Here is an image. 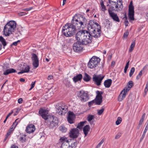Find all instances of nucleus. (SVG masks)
<instances>
[{
  "label": "nucleus",
  "instance_id": "obj_1",
  "mask_svg": "<svg viewBox=\"0 0 148 148\" xmlns=\"http://www.w3.org/2000/svg\"><path fill=\"white\" fill-rule=\"evenodd\" d=\"M78 31L75 36L76 42L85 45L91 43L92 38L88 31L85 30Z\"/></svg>",
  "mask_w": 148,
  "mask_h": 148
},
{
  "label": "nucleus",
  "instance_id": "obj_2",
  "mask_svg": "<svg viewBox=\"0 0 148 148\" xmlns=\"http://www.w3.org/2000/svg\"><path fill=\"white\" fill-rule=\"evenodd\" d=\"M39 113L46 120V122H47L50 128H53L58 125V118L52 115H47L48 113L47 110L41 108L39 111Z\"/></svg>",
  "mask_w": 148,
  "mask_h": 148
},
{
  "label": "nucleus",
  "instance_id": "obj_3",
  "mask_svg": "<svg viewBox=\"0 0 148 148\" xmlns=\"http://www.w3.org/2000/svg\"><path fill=\"white\" fill-rule=\"evenodd\" d=\"M101 27L97 23L93 21L90 20L88 25V30L90 33V36L95 38L99 37L101 36Z\"/></svg>",
  "mask_w": 148,
  "mask_h": 148
},
{
  "label": "nucleus",
  "instance_id": "obj_4",
  "mask_svg": "<svg viewBox=\"0 0 148 148\" xmlns=\"http://www.w3.org/2000/svg\"><path fill=\"white\" fill-rule=\"evenodd\" d=\"M74 19V16H73L71 23L66 24L62 28V32L66 37L71 36L74 34V25L73 22Z\"/></svg>",
  "mask_w": 148,
  "mask_h": 148
},
{
  "label": "nucleus",
  "instance_id": "obj_5",
  "mask_svg": "<svg viewBox=\"0 0 148 148\" xmlns=\"http://www.w3.org/2000/svg\"><path fill=\"white\" fill-rule=\"evenodd\" d=\"M86 21V18L81 14H77L75 15V31L80 30Z\"/></svg>",
  "mask_w": 148,
  "mask_h": 148
},
{
  "label": "nucleus",
  "instance_id": "obj_6",
  "mask_svg": "<svg viewBox=\"0 0 148 148\" xmlns=\"http://www.w3.org/2000/svg\"><path fill=\"white\" fill-rule=\"evenodd\" d=\"M16 27V22L12 21L8 22L4 26L3 31L5 35L9 36L14 32Z\"/></svg>",
  "mask_w": 148,
  "mask_h": 148
},
{
  "label": "nucleus",
  "instance_id": "obj_7",
  "mask_svg": "<svg viewBox=\"0 0 148 148\" xmlns=\"http://www.w3.org/2000/svg\"><path fill=\"white\" fill-rule=\"evenodd\" d=\"M134 83L133 81H130L127 84V86L125 87L120 94L118 97L119 101H121L125 98L127 92H128L131 88L132 87Z\"/></svg>",
  "mask_w": 148,
  "mask_h": 148
},
{
  "label": "nucleus",
  "instance_id": "obj_8",
  "mask_svg": "<svg viewBox=\"0 0 148 148\" xmlns=\"http://www.w3.org/2000/svg\"><path fill=\"white\" fill-rule=\"evenodd\" d=\"M77 96L82 102H86L89 99V95L88 92L83 90L77 92Z\"/></svg>",
  "mask_w": 148,
  "mask_h": 148
},
{
  "label": "nucleus",
  "instance_id": "obj_9",
  "mask_svg": "<svg viewBox=\"0 0 148 148\" xmlns=\"http://www.w3.org/2000/svg\"><path fill=\"white\" fill-rule=\"evenodd\" d=\"M68 106L65 104L58 103L56 106V112L59 115H64L67 112Z\"/></svg>",
  "mask_w": 148,
  "mask_h": 148
},
{
  "label": "nucleus",
  "instance_id": "obj_10",
  "mask_svg": "<svg viewBox=\"0 0 148 148\" xmlns=\"http://www.w3.org/2000/svg\"><path fill=\"white\" fill-rule=\"evenodd\" d=\"M100 61V59L99 58L93 56L90 60L88 64V66L90 69L94 68L97 66Z\"/></svg>",
  "mask_w": 148,
  "mask_h": 148
},
{
  "label": "nucleus",
  "instance_id": "obj_11",
  "mask_svg": "<svg viewBox=\"0 0 148 148\" xmlns=\"http://www.w3.org/2000/svg\"><path fill=\"white\" fill-rule=\"evenodd\" d=\"M104 77V75L101 74L99 75L94 74L93 76L92 80L95 84L97 86H99L101 85L102 81Z\"/></svg>",
  "mask_w": 148,
  "mask_h": 148
},
{
  "label": "nucleus",
  "instance_id": "obj_12",
  "mask_svg": "<svg viewBox=\"0 0 148 148\" xmlns=\"http://www.w3.org/2000/svg\"><path fill=\"white\" fill-rule=\"evenodd\" d=\"M97 95L95 99H94L95 101V104L96 105H100L102 102L103 97L102 94L103 92L99 91H96Z\"/></svg>",
  "mask_w": 148,
  "mask_h": 148
},
{
  "label": "nucleus",
  "instance_id": "obj_13",
  "mask_svg": "<svg viewBox=\"0 0 148 148\" xmlns=\"http://www.w3.org/2000/svg\"><path fill=\"white\" fill-rule=\"evenodd\" d=\"M134 7L132 5L130 4L129 7L128 13V16L130 21L134 20Z\"/></svg>",
  "mask_w": 148,
  "mask_h": 148
},
{
  "label": "nucleus",
  "instance_id": "obj_14",
  "mask_svg": "<svg viewBox=\"0 0 148 148\" xmlns=\"http://www.w3.org/2000/svg\"><path fill=\"white\" fill-rule=\"evenodd\" d=\"M32 59L33 66L35 68H37L39 65V60L37 56L35 54L33 53Z\"/></svg>",
  "mask_w": 148,
  "mask_h": 148
},
{
  "label": "nucleus",
  "instance_id": "obj_15",
  "mask_svg": "<svg viewBox=\"0 0 148 148\" xmlns=\"http://www.w3.org/2000/svg\"><path fill=\"white\" fill-rule=\"evenodd\" d=\"M36 130L35 125L33 124L28 125L26 127L25 131L29 134L33 133Z\"/></svg>",
  "mask_w": 148,
  "mask_h": 148
},
{
  "label": "nucleus",
  "instance_id": "obj_16",
  "mask_svg": "<svg viewBox=\"0 0 148 148\" xmlns=\"http://www.w3.org/2000/svg\"><path fill=\"white\" fill-rule=\"evenodd\" d=\"M111 10H108V12L110 16L114 21L119 22V18L116 14L112 12Z\"/></svg>",
  "mask_w": 148,
  "mask_h": 148
},
{
  "label": "nucleus",
  "instance_id": "obj_17",
  "mask_svg": "<svg viewBox=\"0 0 148 148\" xmlns=\"http://www.w3.org/2000/svg\"><path fill=\"white\" fill-rule=\"evenodd\" d=\"M74 114L73 112L69 111L67 117V120L70 124L73 123L74 122Z\"/></svg>",
  "mask_w": 148,
  "mask_h": 148
},
{
  "label": "nucleus",
  "instance_id": "obj_18",
  "mask_svg": "<svg viewBox=\"0 0 148 148\" xmlns=\"http://www.w3.org/2000/svg\"><path fill=\"white\" fill-rule=\"evenodd\" d=\"M82 45H83L82 43L76 42L75 43V51L79 52L82 51L83 48Z\"/></svg>",
  "mask_w": 148,
  "mask_h": 148
},
{
  "label": "nucleus",
  "instance_id": "obj_19",
  "mask_svg": "<svg viewBox=\"0 0 148 148\" xmlns=\"http://www.w3.org/2000/svg\"><path fill=\"white\" fill-rule=\"evenodd\" d=\"M117 3H109L110 4V5H108V6H109V8L108 10H111V11L115 10V8L119 9V6L117 5Z\"/></svg>",
  "mask_w": 148,
  "mask_h": 148
},
{
  "label": "nucleus",
  "instance_id": "obj_20",
  "mask_svg": "<svg viewBox=\"0 0 148 148\" xmlns=\"http://www.w3.org/2000/svg\"><path fill=\"white\" fill-rule=\"evenodd\" d=\"M59 142L61 143L62 144H69L68 143V140L67 138L65 136L60 138L59 139Z\"/></svg>",
  "mask_w": 148,
  "mask_h": 148
},
{
  "label": "nucleus",
  "instance_id": "obj_21",
  "mask_svg": "<svg viewBox=\"0 0 148 148\" xmlns=\"http://www.w3.org/2000/svg\"><path fill=\"white\" fill-rule=\"evenodd\" d=\"M112 80L110 79H108L106 80L104 82V85L106 88H109L111 85Z\"/></svg>",
  "mask_w": 148,
  "mask_h": 148
},
{
  "label": "nucleus",
  "instance_id": "obj_22",
  "mask_svg": "<svg viewBox=\"0 0 148 148\" xmlns=\"http://www.w3.org/2000/svg\"><path fill=\"white\" fill-rule=\"evenodd\" d=\"M18 137L19 140L21 143H24L26 142L27 136L25 134H20Z\"/></svg>",
  "mask_w": 148,
  "mask_h": 148
},
{
  "label": "nucleus",
  "instance_id": "obj_23",
  "mask_svg": "<svg viewBox=\"0 0 148 148\" xmlns=\"http://www.w3.org/2000/svg\"><path fill=\"white\" fill-rule=\"evenodd\" d=\"M20 121L21 119H16L14 122L13 123L12 125L11 126L10 129L14 131L16 125L20 122Z\"/></svg>",
  "mask_w": 148,
  "mask_h": 148
},
{
  "label": "nucleus",
  "instance_id": "obj_24",
  "mask_svg": "<svg viewBox=\"0 0 148 148\" xmlns=\"http://www.w3.org/2000/svg\"><path fill=\"white\" fill-rule=\"evenodd\" d=\"M90 129V127L89 125H86L83 128V131L85 135V136H86L88 134V132Z\"/></svg>",
  "mask_w": 148,
  "mask_h": 148
},
{
  "label": "nucleus",
  "instance_id": "obj_25",
  "mask_svg": "<svg viewBox=\"0 0 148 148\" xmlns=\"http://www.w3.org/2000/svg\"><path fill=\"white\" fill-rule=\"evenodd\" d=\"M16 72V71L15 70L12 68L10 69L6 70L4 72L3 74L4 75H6L10 73H15Z\"/></svg>",
  "mask_w": 148,
  "mask_h": 148
},
{
  "label": "nucleus",
  "instance_id": "obj_26",
  "mask_svg": "<svg viewBox=\"0 0 148 148\" xmlns=\"http://www.w3.org/2000/svg\"><path fill=\"white\" fill-rule=\"evenodd\" d=\"M136 40L132 41L129 49V52L131 53L133 50L136 44Z\"/></svg>",
  "mask_w": 148,
  "mask_h": 148
},
{
  "label": "nucleus",
  "instance_id": "obj_27",
  "mask_svg": "<svg viewBox=\"0 0 148 148\" xmlns=\"http://www.w3.org/2000/svg\"><path fill=\"white\" fill-rule=\"evenodd\" d=\"M29 69L30 68L29 66L27 65L25 66L24 69L22 70L21 71L18 72V74H21L24 73H27L29 71Z\"/></svg>",
  "mask_w": 148,
  "mask_h": 148
},
{
  "label": "nucleus",
  "instance_id": "obj_28",
  "mask_svg": "<svg viewBox=\"0 0 148 148\" xmlns=\"http://www.w3.org/2000/svg\"><path fill=\"white\" fill-rule=\"evenodd\" d=\"M94 115L89 114L88 115L87 118V119L88 121L89 122L90 124L91 125L93 123V122H91V121L92 120L94 119Z\"/></svg>",
  "mask_w": 148,
  "mask_h": 148
},
{
  "label": "nucleus",
  "instance_id": "obj_29",
  "mask_svg": "<svg viewBox=\"0 0 148 148\" xmlns=\"http://www.w3.org/2000/svg\"><path fill=\"white\" fill-rule=\"evenodd\" d=\"M100 5L101 6V10L105 12V11L106 10V7L104 5L103 2L102 0H101L100 1Z\"/></svg>",
  "mask_w": 148,
  "mask_h": 148
},
{
  "label": "nucleus",
  "instance_id": "obj_30",
  "mask_svg": "<svg viewBox=\"0 0 148 148\" xmlns=\"http://www.w3.org/2000/svg\"><path fill=\"white\" fill-rule=\"evenodd\" d=\"M82 75L81 74H79L75 77V82L80 80L82 78Z\"/></svg>",
  "mask_w": 148,
  "mask_h": 148
},
{
  "label": "nucleus",
  "instance_id": "obj_31",
  "mask_svg": "<svg viewBox=\"0 0 148 148\" xmlns=\"http://www.w3.org/2000/svg\"><path fill=\"white\" fill-rule=\"evenodd\" d=\"M60 130L62 132L65 133L67 131V128L64 125H62L59 127Z\"/></svg>",
  "mask_w": 148,
  "mask_h": 148
},
{
  "label": "nucleus",
  "instance_id": "obj_32",
  "mask_svg": "<svg viewBox=\"0 0 148 148\" xmlns=\"http://www.w3.org/2000/svg\"><path fill=\"white\" fill-rule=\"evenodd\" d=\"M69 136L70 138H74V128L71 129L69 133Z\"/></svg>",
  "mask_w": 148,
  "mask_h": 148
},
{
  "label": "nucleus",
  "instance_id": "obj_33",
  "mask_svg": "<svg viewBox=\"0 0 148 148\" xmlns=\"http://www.w3.org/2000/svg\"><path fill=\"white\" fill-rule=\"evenodd\" d=\"M90 77L86 73H85V76L84 77L83 79L86 82H88L90 79Z\"/></svg>",
  "mask_w": 148,
  "mask_h": 148
},
{
  "label": "nucleus",
  "instance_id": "obj_34",
  "mask_svg": "<svg viewBox=\"0 0 148 148\" xmlns=\"http://www.w3.org/2000/svg\"><path fill=\"white\" fill-rule=\"evenodd\" d=\"M86 121H82L80 123H79L77 126V128L79 129H81L82 128L83 126H84V123Z\"/></svg>",
  "mask_w": 148,
  "mask_h": 148
},
{
  "label": "nucleus",
  "instance_id": "obj_35",
  "mask_svg": "<svg viewBox=\"0 0 148 148\" xmlns=\"http://www.w3.org/2000/svg\"><path fill=\"white\" fill-rule=\"evenodd\" d=\"M0 41L1 42L3 46L6 45V42L5 39L1 36L0 37Z\"/></svg>",
  "mask_w": 148,
  "mask_h": 148
},
{
  "label": "nucleus",
  "instance_id": "obj_36",
  "mask_svg": "<svg viewBox=\"0 0 148 148\" xmlns=\"http://www.w3.org/2000/svg\"><path fill=\"white\" fill-rule=\"evenodd\" d=\"M117 5L119 6V8L122 9L123 8L122 1V0H119L117 3Z\"/></svg>",
  "mask_w": 148,
  "mask_h": 148
},
{
  "label": "nucleus",
  "instance_id": "obj_37",
  "mask_svg": "<svg viewBox=\"0 0 148 148\" xmlns=\"http://www.w3.org/2000/svg\"><path fill=\"white\" fill-rule=\"evenodd\" d=\"M122 121V118L120 117L117 118V120L116 121V125H119L121 123Z\"/></svg>",
  "mask_w": 148,
  "mask_h": 148
},
{
  "label": "nucleus",
  "instance_id": "obj_38",
  "mask_svg": "<svg viewBox=\"0 0 148 148\" xmlns=\"http://www.w3.org/2000/svg\"><path fill=\"white\" fill-rule=\"evenodd\" d=\"M135 69L134 67H133L131 69L129 73V76L130 77L132 76L135 71Z\"/></svg>",
  "mask_w": 148,
  "mask_h": 148
},
{
  "label": "nucleus",
  "instance_id": "obj_39",
  "mask_svg": "<svg viewBox=\"0 0 148 148\" xmlns=\"http://www.w3.org/2000/svg\"><path fill=\"white\" fill-rule=\"evenodd\" d=\"M147 130H148V129H147V128H145V129L143 132V135H142L140 139V141H141L144 138L145 136V134H146V133Z\"/></svg>",
  "mask_w": 148,
  "mask_h": 148
},
{
  "label": "nucleus",
  "instance_id": "obj_40",
  "mask_svg": "<svg viewBox=\"0 0 148 148\" xmlns=\"http://www.w3.org/2000/svg\"><path fill=\"white\" fill-rule=\"evenodd\" d=\"M129 61H128L126 63V65L124 69V72L125 73H126L127 72V70L129 66Z\"/></svg>",
  "mask_w": 148,
  "mask_h": 148
},
{
  "label": "nucleus",
  "instance_id": "obj_41",
  "mask_svg": "<svg viewBox=\"0 0 148 148\" xmlns=\"http://www.w3.org/2000/svg\"><path fill=\"white\" fill-rule=\"evenodd\" d=\"M143 70H141L139 73L138 74L136 77V79H139L142 75Z\"/></svg>",
  "mask_w": 148,
  "mask_h": 148
},
{
  "label": "nucleus",
  "instance_id": "obj_42",
  "mask_svg": "<svg viewBox=\"0 0 148 148\" xmlns=\"http://www.w3.org/2000/svg\"><path fill=\"white\" fill-rule=\"evenodd\" d=\"M148 91V82H147L145 87L144 90V92L145 93V95Z\"/></svg>",
  "mask_w": 148,
  "mask_h": 148
},
{
  "label": "nucleus",
  "instance_id": "obj_43",
  "mask_svg": "<svg viewBox=\"0 0 148 148\" xmlns=\"http://www.w3.org/2000/svg\"><path fill=\"white\" fill-rule=\"evenodd\" d=\"M69 146L70 147L69 144H61L60 148H68Z\"/></svg>",
  "mask_w": 148,
  "mask_h": 148
},
{
  "label": "nucleus",
  "instance_id": "obj_44",
  "mask_svg": "<svg viewBox=\"0 0 148 148\" xmlns=\"http://www.w3.org/2000/svg\"><path fill=\"white\" fill-rule=\"evenodd\" d=\"M20 110V109L18 108H16V109H15L14 110H13V111H14L15 112L14 113V116H15L17 115L18 113Z\"/></svg>",
  "mask_w": 148,
  "mask_h": 148
},
{
  "label": "nucleus",
  "instance_id": "obj_45",
  "mask_svg": "<svg viewBox=\"0 0 148 148\" xmlns=\"http://www.w3.org/2000/svg\"><path fill=\"white\" fill-rule=\"evenodd\" d=\"M104 111V109L103 108H102L98 111L97 114L98 115H100L102 114Z\"/></svg>",
  "mask_w": 148,
  "mask_h": 148
},
{
  "label": "nucleus",
  "instance_id": "obj_46",
  "mask_svg": "<svg viewBox=\"0 0 148 148\" xmlns=\"http://www.w3.org/2000/svg\"><path fill=\"white\" fill-rule=\"evenodd\" d=\"M104 140L103 139H102L100 142V143L97 145L96 147V148H99L100 147L101 144L104 142Z\"/></svg>",
  "mask_w": 148,
  "mask_h": 148
},
{
  "label": "nucleus",
  "instance_id": "obj_47",
  "mask_svg": "<svg viewBox=\"0 0 148 148\" xmlns=\"http://www.w3.org/2000/svg\"><path fill=\"white\" fill-rule=\"evenodd\" d=\"M94 103H95V101H94V100H92V101L88 102V106H89V107H90L92 106L93 105Z\"/></svg>",
  "mask_w": 148,
  "mask_h": 148
},
{
  "label": "nucleus",
  "instance_id": "obj_48",
  "mask_svg": "<svg viewBox=\"0 0 148 148\" xmlns=\"http://www.w3.org/2000/svg\"><path fill=\"white\" fill-rule=\"evenodd\" d=\"M129 32L127 31L125 32L123 36V38H127L129 35Z\"/></svg>",
  "mask_w": 148,
  "mask_h": 148
},
{
  "label": "nucleus",
  "instance_id": "obj_49",
  "mask_svg": "<svg viewBox=\"0 0 148 148\" xmlns=\"http://www.w3.org/2000/svg\"><path fill=\"white\" fill-rule=\"evenodd\" d=\"M36 83V81H35L34 82H32L31 85V88L29 89V90H32L35 84Z\"/></svg>",
  "mask_w": 148,
  "mask_h": 148
},
{
  "label": "nucleus",
  "instance_id": "obj_50",
  "mask_svg": "<svg viewBox=\"0 0 148 148\" xmlns=\"http://www.w3.org/2000/svg\"><path fill=\"white\" fill-rule=\"evenodd\" d=\"M121 133H118L115 136V139H117L119 138L121 136Z\"/></svg>",
  "mask_w": 148,
  "mask_h": 148
},
{
  "label": "nucleus",
  "instance_id": "obj_51",
  "mask_svg": "<svg viewBox=\"0 0 148 148\" xmlns=\"http://www.w3.org/2000/svg\"><path fill=\"white\" fill-rule=\"evenodd\" d=\"M13 131L12 130L10 129L7 133V137L8 136L10 135L11 134L12 132Z\"/></svg>",
  "mask_w": 148,
  "mask_h": 148
},
{
  "label": "nucleus",
  "instance_id": "obj_52",
  "mask_svg": "<svg viewBox=\"0 0 148 148\" xmlns=\"http://www.w3.org/2000/svg\"><path fill=\"white\" fill-rule=\"evenodd\" d=\"M77 132L78 133V132L77 131V130L75 128V138H77L78 136V135L75 134V132Z\"/></svg>",
  "mask_w": 148,
  "mask_h": 148
},
{
  "label": "nucleus",
  "instance_id": "obj_53",
  "mask_svg": "<svg viewBox=\"0 0 148 148\" xmlns=\"http://www.w3.org/2000/svg\"><path fill=\"white\" fill-rule=\"evenodd\" d=\"M53 76L52 75H49L47 78V79L49 80H51L53 79Z\"/></svg>",
  "mask_w": 148,
  "mask_h": 148
},
{
  "label": "nucleus",
  "instance_id": "obj_54",
  "mask_svg": "<svg viewBox=\"0 0 148 148\" xmlns=\"http://www.w3.org/2000/svg\"><path fill=\"white\" fill-rule=\"evenodd\" d=\"M148 66V64H146L143 68L141 70H143V71L145 70H146L147 67Z\"/></svg>",
  "mask_w": 148,
  "mask_h": 148
},
{
  "label": "nucleus",
  "instance_id": "obj_55",
  "mask_svg": "<svg viewBox=\"0 0 148 148\" xmlns=\"http://www.w3.org/2000/svg\"><path fill=\"white\" fill-rule=\"evenodd\" d=\"M144 120H143L142 119H140L139 121V123H138V126H140V125H141L143 122Z\"/></svg>",
  "mask_w": 148,
  "mask_h": 148
},
{
  "label": "nucleus",
  "instance_id": "obj_56",
  "mask_svg": "<svg viewBox=\"0 0 148 148\" xmlns=\"http://www.w3.org/2000/svg\"><path fill=\"white\" fill-rule=\"evenodd\" d=\"M23 101V100L21 98H19L18 100V103L20 104V103H22Z\"/></svg>",
  "mask_w": 148,
  "mask_h": 148
},
{
  "label": "nucleus",
  "instance_id": "obj_57",
  "mask_svg": "<svg viewBox=\"0 0 148 148\" xmlns=\"http://www.w3.org/2000/svg\"><path fill=\"white\" fill-rule=\"evenodd\" d=\"M145 115H146V114H145V113H143V114L142 116H141V118L140 119H142L143 120H144V118L145 117Z\"/></svg>",
  "mask_w": 148,
  "mask_h": 148
},
{
  "label": "nucleus",
  "instance_id": "obj_58",
  "mask_svg": "<svg viewBox=\"0 0 148 148\" xmlns=\"http://www.w3.org/2000/svg\"><path fill=\"white\" fill-rule=\"evenodd\" d=\"M32 8H33L32 7H31L29 8H27L24 9V10L27 11H29V10H32Z\"/></svg>",
  "mask_w": 148,
  "mask_h": 148
},
{
  "label": "nucleus",
  "instance_id": "obj_59",
  "mask_svg": "<svg viewBox=\"0 0 148 148\" xmlns=\"http://www.w3.org/2000/svg\"><path fill=\"white\" fill-rule=\"evenodd\" d=\"M128 22L127 20H125V26L127 27L128 26Z\"/></svg>",
  "mask_w": 148,
  "mask_h": 148
},
{
  "label": "nucleus",
  "instance_id": "obj_60",
  "mask_svg": "<svg viewBox=\"0 0 148 148\" xmlns=\"http://www.w3.org/2000/svg\"><path fill=\"white\" fill-rule=\"evenodd\" d=\"M19 41H17L15 42H14L12 44V45H14V46H16L17 45V43H18V42Z\"/></svg>",
  "mask_w": 148,
  "mask_h": 148
},
{
  "label": "nucleus",
  "instance_id": "obj_61",
  "mask_svg": "<svg viewBox=\"0 0 148 148\" xmlns=\"http://www.w3.org/2000/svg\"><path fill=\"white\" fill-rule=\"evenodd\" d=\"M11 148H18V147L15 145H12L11 146Z\"/></svg>",
  "mask_w": 148,
  "mask_h": 148
},
{
  "label": "nucleus",
  "instance_id": "obj_62",
  "mask_svg": "<svg viewBox=\"0 0 148 148\" xmlns=\"http://www.w3.org/2000/svg\"><path fill=\"white\" fill-rule=\"evenodd\" d=\"M146 17L147 21H148V12L146 14Z\"/></svg>",
  "mask_w": 148,
  "mask_h": 148
},
{
  "label": "nucleus",
  "instance_id": "obj_63",
  "mask_svg": "<svg viewBox=\"0 0 148 148\" xmlns=\"http://www.w3.org/2000/svg\"><path fill=\"white\" fill-rule=\"evenodd\" d=\"M13 113V110L11 111V112L8 114V116H10Z\"/></svg>",
  "mask_w": 148,
  "mask_h": 148
},
{
  "label": "nucleus",
  "instance_id": "obj_64",
  "mask_svg": "<svg viewBox=\"0 0 148 148\" xmlns=\"http://www.w3.org/2000/svg\"><path fill=\"white\" fill-rule=\"evenodd\" d=\"M20 81L21 82H24L25 81V79L23 78H21L20 79Z\"/></svg>",
  "mask_w": 148,
  "mask_h": 148
}]
</instances>
